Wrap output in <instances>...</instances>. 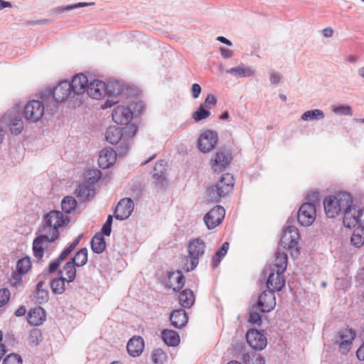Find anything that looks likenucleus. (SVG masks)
<instances>
[{
    "mask_svg": "<svg viewBox=\"0 0 364 364\" xmlns=\"http://www.w3.org/2000/svg\"><path fill=\"white\" fill-rule=\"evenodd\" d=\"M299 237L300 235L298 229L289 226L282 236L280 245L284 249H293L297 246Z\"/></svg>",
    "mask_w": 364,
    "mask_h": 364,
    "instance_id": "13",
    "label": "nucleus"
},
{
    "mask_svg": "<svg viewBox=\"0 0 364 364\" xmlns=\"http://www.w3.org/2000/svg\"><path fill=\"white\" fill-rule=\"evenodd\" d=\"M228 249L229 243L228 242H223L221 248L216 252L215 256L212 259V265L213 267H216L219 265L221 259L227 254Z\"/></svg>",
    "mask_w": 364,
    "mask_h": 364,
    "instance_id": "40",
    "label": "nucleus"
},
{
    "mask_svg": "<svg viewBox=\"0 0 364 364\" xmlns=\"http://www.w3.org/2000/svg\"><path fill=\"white\" fill-rule=\"evenodd\" d=\"M178 300L182 306L190 308L195 302V296L191 289H186L181 292Z\"/></svg>",
    "mask_w": 364,
    "mask_h": 364,
    "instance_id": "33",
    "label": "nucleus"
},
{
    "mask_svg": "<svg viewBox=\"0 0 364 364\" xmlns=\"http://www.w3.org/2000/svg\"><path fill=\"white\" fill-rule=\"evenodd\" d=\"M102 235L109 236V235L111 233V225H107L105 223L102 226Z\"/></svg>",
    "mask_w": 364,
    "mask_h": 364,
    "instance_id": "63",
    "label": "nucleus"
},
{
    "mask_svg": "<svg viewBox=\"0 0 364 364\" xmlns=\"http://www.w3.org/2000/svg\"><path fill=\"white\" fill-rule=\"evenodd\" d=\"M76 267H82L87 262V250L82 248L75 256L70 260Z\"/></svg>",
    "mask_w": 364,
    "mask_h": 364,
    "instance_id": "39",
    "label": "nucleus"
},
{
    "mask_svg": "<svg viewBox=\"0 0 364 364\" xmlns=\"http://www.w3.org/2000/svg\"><path fill=\"white\" fill-rule=\"evenodd\" d=\"M23 274H20L18 272L16 273H13L11 277V283L13 286H17L21 282V276Z\"/></svg>",
    "mask_w": 364,
    "mask_h": 364,
    "instance_id": "57",
    "label": "nucleus"
},
{
    "mask_svg": "<svg viewBox=\"0 0 364 364\" xmlns=\"http://www.w3.org/2000/svg\"><path fill=\"white\" fill-rule=\"evenodd\" d=\"M166 172V162L164 160L157 161L154 167L152 179L159 188H164L168 185Z\"/></svg>",
    "mask_w": 364,
    "mask_h": 364,
    "instance_id": "15",
    "label": "nucleus"
},
{
    "mask_svg": "<svg viewBox=\"0 0 364 364\" xmlns=\"http://www.w3.org/2000/svg\"><path fill=\"white\" fill-rule=\"evenodd\" d=\"M73 95L70 82L65 80L58 84L53 89V97L56 102H62L65 101L69 97Z\"/></svg>",
    "mask_w": 364,
    "mask_h": 364,
    "instance_id": "20",
    "label": "nucleus"
},
{
    "mask_svg": "<svg viewBox=\"0 0 364 364\" xmlns=\"http://www.w3.org/2000/svg\"><path fill=\"white\" fill-rule=\"evenodd\" d=\"M27 320L31 326H38L42 325L46 320L45 310L41 306L31 309L28 313Z\"/></svg>",
    "mask_w": 364,
    "mask_h": 364,
    "instance_id": "24",
    "label": "nucleus"
},
{
    "mask_svg": "<svg viewBox=\"0 0 364 364\" xmlns=\"http://www.w3.org/2000/svg\"><path fill=\"white\" fill-rule=\"evenodd\" d=\"M353 198L347 192L341 191L328 195L323 199V204L326 215L331 218H335L341 214L352 210L353 207Z\"/></svg>",
    "mask_w": 364,
    "mask_h": 364,
    "instance_id": "1",
    "label": "nucleus"
},
{
    "mask_svg": "<svg viewBox=\"0 0 364 364\" xmlns=\"http://www.w3.org/2000/svg\"><path fill=\"white\" fill-rule=\"evenodd\" d=\"M101 171L95 169H90L87 171L85 178L92 183H95L101 178Z\"/></svg>",
    "mask_w": 364,
    "mask_h": 364,
    "instance_id": "50",
    "label": "nucleus"
},
{
    "mask_svg": "<svg viewBox=\"0 0 364 364\" xmlns=\"http://www.w3.org/2000/svg\"><path fill=\"white\" fill-rule=\"evenodd\" d=\"M61 262L57 259L54 262L50 264L48 271L49 272H53L59 267Z\"/></svg>",
    "mask_w": 364,
    "mask_h": 364,
    "instance_id": "59",
    "label": "nucleus"
},
{
    "mask_svg": "<svg viewBox=\"0 0 364 364\" xmlns=\"http://www.w3.org/2000/svg\"><path fill=\"white\" fill-rule=\"evenodd\" d=\"M31 268V261L28 257L20 259L16 264V272L26 274Z\"/></svg>",
    "mask_w": 364,
    "mask_h": 364,
    "instance_id": "43",
    "label": "nucleus"
},
{
    "mask_svg": "<svg viewBox=\"0 0 364 364\" xmlns=\"http://www.w3.org/2000/svg\"><path fill=\"white\" fill-rule=\"evenodd\" d=\"M284 272L271 271L267 281V285L269 290L279 291L285 285Z\"/></svg>",
    "mask_w": 364,
    "mask_h": 364,
    "instance_id": "23",
    "label": "nucleus"
},
{
    "mask_svg": "<svg viewBox=\"0 0 364 364\" xmlns=\"http://www.w3.org/2000/svg\"><path fill=\"white\" fill-rule=\"evenodd\" d=\"M133 210L134 203L132 199L129 198H122L116 206L114 217L117 220H125L129 217Z\"/></svg>",
    "mask_w": 364,
    "mask_h": 364,
    "instance_id": "16",
    "label": "nucleus"
},
{
    "mask_svg": "<svg viewBox=\"0 0 364 364\" xmlns=\"http://www.w3.org/2000/svg\"><path fill=\"white\" fill-rule=\"evenodd\" d=\"M343 225L348 228H354L359 225L360 226V228L364 229V208L360 210L353 205L352 210L345 213Z\"/></svg>",
    "mask_w": 364,
    "mask_h": 364,
    "instance_id": "11",
    "label": "nucleus"
},
{
    "mask_svg": "<svg viewBox=\"0 0 364 364\" xmlns=\"http://www.w3.org/2000/svg\"><path fill=\"white\" fill-rule=\"evenodd\" d=\"M316 216L315 205L311 203H305L299 209L297 220L301 225L308 227L314 223Z\"/></svg>",
    "mask_w": 364,
    "mask_h": 364,
    "instance_id": "10",
    "label": "nucleus"
},
{
    "mask_svg": "<svg viewBox=\"0 0 364 364\" xmlns=\"http://www.w3.org/2000/svg\"><path fill=\"white\" fill-rule=\"evenodd\" d=\"M287 262L288 258L287 254L278 250V251L275 253V259L270 268L271 271L284 272L287 269Z\"/></svg>",
    "mask_w": 364,
    "mask_h": 364,
    "instance_id": "28",
    "label": "nucleus"
},
{
    "mask_svg": "<svg viewBox=\"0 0 364 364\" xmlns=\"http://www.w3.org/2000/svg\"><path fill=\"white\" fill-rule=\"evenodd\" d=\"M49 299V293L46 289V283L39 282L37 284L34 294V300L36 303L42 304L46 303Z\"/></svg>",
    "mask_w": 364,
    "mask_h": 364,
    "instance_id": "31",
    "label": "nucleus"
},
{
    "mask_svg": "<svg viewBox=\"0 0 364 364\" xmlns=\"http://www.w3.org/2000/svg\"><path fill=\"white\" fill-rule=\"evenodd\" d=\"M3 364H22V358L18 354L11 353L4 358Z\"/></svg>",
    "mask_w": 364,
    "mask_h": 364,
    "instance_id": "51",
    "label": "nucleus"
},
{
    "mask_svg": "<svg viewBox=\"0 0 364 364\" xmlns=\"http://www.w3.org/2000/svg\"><path fill=\"white\" fill-rule=\"evenodd\" d=\"M276 306L274 292L269 289L264 291L258 297L257 309L264 313L272 311Z\"/></svg>",
    "mask_w": 364,
    "mask_h": 364,
    "instance_id": "12",
    "label": "nucleus"
},
{
    "mask_svg": "<svg viewBox=\"0 0 364 364\" xmlns=\"http://www.w3.org/2000/svg\"><path fill=\"white\" fill-rule=\"evenodd\" d=\"M144 347V340L140 336L132 337L127 345L128 353L133 357L139 356L142 353Z\"/></svg>",
    "mask_w": 364,
    "mask_h": 364,
    "instance_id": "25",
    "label": "nucleus"
},
{
    "mask_svg": "<svg viewBox=\"0 0 364 364\" xmlns=\"http://www.w3.org/2000/svg\"><path fill=\"white\" fill-rule=\"evenodd\" d=\"M200 92H201V87H200V85L198 83L193 84L192 87H191L192 97L194 99H196L199 97Z\"/></svg>",
    "mask_w": 364,
    "mask_h": 364,
    "instance_id": "56",
    "label": "nucleus"
},
{
    "mask_svg": "<svg viewBox=\"0 0 364 364\" xmlns=\"http://www.w3.org/2000/svg\"><path fill=\"white\" fill-rule=\"evenodd\" d=\"M245 364H265L264 358L259 353H247L242 358Z\"/></svg>",
    "mask_w": 364,
    "mask_h": 364,
    "instance_id": "41",
    "label": "nucleus"
},
{
    "mask_svg": "<svg viewBox=\"0 0 364 364\" xmlns=\"http://www.w3.org/2000/svg\"><path fill=\"white\" fill-rule=\"evenodd\" d=\"M91 248L95 253L100 254L104 252L106 248V242L102 233L97 232L92 237Z\"/></svg>",
    "mask_w": 364,
    "mask_h": 364,
    "instance_id": "32",
    "label": "nucleus"
},
{
    "mask_svg": "<svg viewBox=\"0 0 364 364\" xmlns=\"http://www.w3.org/2000/svg\"><path fill=\"white\" fill-rule=\"evenodd\" d=\"M45 105L39 100H31L23 107L22 114L28 122H37L43 116Z\"/></svg>",
    "mask_w": 364,
    "mask_h": 364,
    "instance_id": "7",
    "label": "nucleus"
},
{
    "mask_svg": "<svg viewBox=\"0 0 364 364\" xmlns=\"http://www.w3.org/2000/svg\"><path fill=\"white\" fill-rule=\"evenodd\" d=\"M248 344L255 350H261L267 346L266 337L256 329H250L246 333Z\"/></svg>",
    "mask_w": 364,
    "mask_h": 364,
    "instance_id": "14",
    "label": "nucleus"
},
{
    "mask_svg": "<svg viewBox=\"0 0 364 364\" xmlns=\"http://www.w3.org/2000/svg\"><path fill=\"white\" fill-rule=\"evenodd\" d=\"M117 160V153L110 148L103 149L100 152L98 164L103 169L109 168L114 164Z\"/></svg>",
    "mask_w": 364,
    "mask_h": 364,
    "instance_id": "22",
    "label": "nucleus"
},
{
    "mask_svg": "<svg viewBox=\"0 0 364 364\" xmlns=\"http://www.w3.org/2000/svg\"><path fill=\"white\" fill-rule=\"evenodd\" d=\"M355 336V331L349 326L343 328L338 331L335 338V344L338 346V351L341 354H348L352 348Z\"/></svg>",
    "mask_w": 364,
    "mask_h": 364,
    "instance_id": "6",
    "label": "nucleus"
},
{
    "mask_svg": "<svg viewBox=\"0 0 364 364\" xmlns=\"http://www.w3.org/2000/svg\"><path fill=\"white\" fill-rule=\"evenodd\" d=\"M356 355L359 360H364V343L357 350Z\"/></svg>",
    "mask_w": 364,
    "mask_h": 364,
    "instance_id": "62",
    "label": "nucleus"
},
{
    "mask_svg": "<svg viewBox=\"0 0 364 364\" xmlns=\"http://www.w3.org/2000/svg\"><path fill=\"white\" fill-rule=\"evenodd\" d=\"M9 129L12 134H20L23 129V122L22 119L19 117L11 119L9 123Z\"/></svg>",
    "mask_w": 364,
    "mask_h": 364,
    "instance_id": "36",
    "label": "nucleus"
},
{
    "mask_svg": "<svg viewBox=\"0 0 364 364\" xmlns=\"http://www.w3.org/2000/svg\"><path fill=\"white\" fill-rule=\"evenodd\" d=\"M282 75L277 72H272L270 73V82L272 84L276 85L279 82Z\"/></svg>",
    "mask_w": 364,
    "mask_h": 364,
    "instance_id": "58",
    "label": "nucleus"
},
{
    "mask_svg": "<svg viewBox=\"0 0 364 364\" xmlns=\"http://www.w3.org/2000/svg\"><path fill=\"white\" fill-rule=\"evenodd\" d=\"M231 160L230 154L228 152L220 151L216 152L211 161V168L214 172H222L228 166Z\"/></svg>",
    "mask_w": 364,
    "mask_h": 364,
    "instance_id": "17",
    "label": "nucleus"
},
{
    "mask_svg": "<svg viewBox=\"0 0 364 364\" xmlns=\"http://www.w3.org/2000/svg\"><path fill=\"white\" fill-rule=\"evenodd\" d=\"M324 117V113L322 110L320 109H313L306 111L301 115V119L304 121L313 120V119H320Z\"/></svg>",
    "mask_w": 364,
    "mask_h": 364,
    "instance_id": "45",
    "label": "nucleus"
},
{
    "mask_svg": "<svg viewBox=\"0 0 364 364\" xmlns=\"http://www.w3.org/2000/svg\"><path fill=\"white\" fill-rule=\"evenodd\" d=\"M161 337L163 341L168 346H177L180 343V336L178 333L171 329H164Z\"/></svg>",
    "mask_w": 364,
    "mask_h": 364,
    "instance_id": "30",
    "label": "nucleus"
},
{
    "mask_svg": "<svg viewBox=\"0 0 364 364\" xmlns=\"http://www.w3.org/2000/svg\"><path fill=\"white\" fill-rule=\"evenodd\" d=\"M77 206L76 200L72 196L65 197L61 202V207L64 212L70 213Z\"/></svg>",
    "mask_w": 364,
    "mask_h": 364,
    "instance_id": "46",
    "label": "nucleus"
},
{
    "mask_svg": "<svg viewBox=\"0 0 364 364\" xmlns=\"http://www.w3.org/2000/svg\"><path fill=\"white\" fill-rule=\"evenodd\" d=\"M72 92L74 95L84 94L88 87L89 82L87 76L82 73L75 75L70 82Z\"/></svg>",
    "mask_w": 364,
    "mask_h": 364,
    "instance_id": "19",
    "label": "nucleus"
},
{
    "mask_svg": "<svg viewBox=\"0 0 364 364\" xmlns=\"http://www.w3.org/2000/svg\"><path fill=\"white\" fill-rule=\"evenodd\" d=\"M94 190L90 186L85 184H80L75 189V193L77 196L82 197L83 198H88L91 193H93Z\"/></svg>",
    "mask_w": 364,
    "mask_h": 364,
    "instance_id": "49",
    "label": "nucleus"
},
{
    "mask_svg": "<svg viewBox=\"0 0 364 364\" xmlns=\"http://www.w3.org/2000/svg\"><path fill=\"white\" fill-rule=\"evenodd\" d=\"M87 92L92 99L100 100L107 94L113 96L119 95L122 92V87L117 82L106 85L101 80H95L89 83Z\"/></svg>",
    "mask_w": 364,
    "mask_h": 364,
    "instance_id": "2",
    "label": "nucleus"
},
{
    "mask_svg": "<svg viewBox=\"0 0 364 364\" xmlns=\"http://www.w3.org/2000/svg\"><path fill=\"white\" fill-rule=\"evenodd\" d=\"M166 358V353L161 348L155 349L151 355V360L154 364H164Z\"/></svg>",
    "mask_w": 364,
    "mask_h": 364,
    "instance_id": "47",
    "label": "nucleus"
},
{
    "mask_svg": "<svg viewBox=\"0 0 364 364\" xmlns=\"http://www.w3.org/2000/svg\"><path fill=\"white\" fill-rule=\"evenodd\" d=\"M66 280L63 277L55 278L50 282V288L54 294H61L65 290V282Z\"/></svg>",
    "mask_w": 364,
    "mask_h": 364,
    "instance_id": "44",
    "label": "nucleus"
},
{
    "mask_svg": "<svg viewBox=\"0 0 364 364\" xmlns=\"http://www.w3.org/2000/svg\"><path fill=\"white\" fill-rule=\"evenodd\" d=\"M234 178L230 173L222 175L216 184L208 189V196L210 201L218 202L221 198H224L233 189Z\"/></svg>",
    "mask_w": 364,
    "mask_h": 364,
    "instance_id": "4",
    "label": "nucleus"
},
{
    "mask_svg": "<svg viewBox=\"0 0 364 364\" xmlns=\"http://www.w3.org/2000/svg\"><path fill=\"white\" fill-rule=\"evenodd\" d=\"M225 215V208L221 205H215L205 215L203 221L208 229L213 230L223 222Z\"/></svg>",
    "mask_w": 364,
    "mask_h": 364,
    "instance_id": "9",
    "label": "nucleus"
},
{
    "mask_svg": "<svg viewBox=\"0 0 364 364\" xmlns=\"http://www.w3.org/2000/svg\"><path fill=\"white\" fill-rule=\"evenodd\" d=\"M50 236L47 234L43 233V235L37 237L33 242V255L36 258L41 259L43 257L44 250L48 247L49 242H53L50 238Z\"/></svg>",
    "mask_w": 364,
    "mask_h": 364,
    "instance_id": "21",
    "label": "nucleus"
},
{
    "mask_svg": "<svg viewBox=\"0 0 364 364\" xmlns=\"http://www.w3.org/2000/svg\"><path fill=\"white\" fill-rule=\"evenodd\" d=\"M123 132L121 128L116 126H112L107 128L105 133L106 140L112 144H117L119 142H122Z\"/></svg>",
    "mask_w": 364,
    "mask_h": 364,
    "instance_id": "29",
    "label": "nucleus"
},
{
    "mask_svg": "<svg viewBox=\"0 0 364 364\" xmlns=\"http://www.w3.org/2000/svg\"><path fill=\"white\" fill-rule=\"evenodd\" d=\"M170 321L173 326L180 328L186 325L188 317L185 310L178 309L173 311L171 314Z\"/></svg>",
    "mask_w": 364,
    "mask_h": 364,
    "instance_id": "27",
    "label": "nucleus"
},
{
    "mask_svg": "<svg viewBox=\"0 0 364 364\" xmlns=\"http://www.w3.org/2000/svg\"><path fill=\"white\" fill-rule=\"evenodd\" d=\"M26 307L23 305L21 306L14 313L17 317L23 316L26 314Z\"/></svg>",
    "mask_w": 364,
    "mask_h": 364,
    "instance_id": "60",
    "label": "nucleus"
},
{
    "mask_svg": "<svg viewBox=\"0 0 364 364\" xmlns=\"http://www.w3.org/2000/svg\"><path fill=\"white\" fill-rule=\"evenodd\" d=\"M42 340L43 336L40 329L33 328L29 331L28 341L30 346H36L39 345Z\"/></svg>",
    "mask_w": 364,
    "mask_h": 364,
    "instance_id": "37",
    "label": "nucleus"
},
{
    "mask_svg": "<svg viewBox=\"0 0 364 364\" xmlns=\"http://www.w3.org/2000/svg\"><path fill=\"white\" fill-rule=\"evenodd\" d=\"M350 242L355 247H360L364 244V229L358 228L354 230Z\"/></svg>",
    "mask_w": 364,
    "mask_h": 364,
    "instance_id": "38",
    "label": "nucleus"
},
{
    "mask_svg": "<svg viewBox=\"0 0 364 364\" xmlns=\"http://www.w3.org/2000/svg\"><path fill=\"white\" fill-rule=\"evenodd\" d=\"M112 119L118 124H128L133 118V112L128 107L118 105L112 111Z\"/></svg>",
    "mask_w": 364,
    "mask_h": 364,
    "instance_id": "18",
    "label": "nucleus"
},
{
    "mask_svg": "<svg viewBox=\"0 0 364 364\" xmlns=\"http://www.w3.org/2000/svg\"><path fill=\"white\" fill-rule=\"evenodd\" d=\"M333 112L336 114L343 115H352L351 108L348 105H340L333 108Z\"/></svg>",
    "mask_w": 364,
    "mask_h": 364,
    "instance_id": "54",
    "label": "nucleus"
},
{
    "mask_svg": "<svg viewBox=\"0 0 364 364\" xmlns=\"http://www.w3.org/2000/svg\"><path fill=\"white\" fill-rule=\"evenodd\" d=\"M217 104V99L215 98V97L212 95V94H209L207 97L205 98L203 104L200 105L201 106H203V107L206 109H211L212 107H213L214 106H215V105Z\"/></svg>",
    "mask_w": 364,
    "mask_h": 364,
    "instance_id": "53",
    "label": "nucleus"
},
{
    "mask_svg": "<svg viewBox=\"0 0 364 364\" xmlns=\"http://www.w3.org/2000/svg\"><path fill=\"white\" fill-rule=\"evenodd\" d=\"M11 293L9 289H0V308L5 306L9 301Z\"/></svg>",
    "mask_w": 364,
    "mask_h": 364,
    "instance_id": "52",
    "label": "nucleus"
},
{
    "mask_svg": "<svg viewBox=\"0 0 364 364\" xmlns=\"http://www.w3.org/2000/svg\"><path fill=\"white\" fill-rule=\"evenodd\" d=\"M322 33L325 37L329 38L333 36V30L331 28L328 27V28L323 29Z\"/></svg>",
    "mask_w": 364,
    "mask_h": 364,
    "instance_id": "64",
    "label": "nucleus"
},
{
    "mask_svg": "<svg viewBox=\"0 0 364 364\" xmlns=\"http://www.w3.org/2000/svg\"><path fill=\"white\" fill-rule=\"evenodd\" d=\"M248 321L253 324L259 326L262 324V318L257 311H250Z\"/></svg>",
    "mask_w": 364,
    "mask_h": 364,
    "instance_id": "55",
    "label": "nucleus"
},
{
    "mask_svg": "<svg viewBox=\"0 0 364 364\" xmlns=\"http://www.w3.org/2000/svg\"><path fill=\"white\" fill-rule=\"evenodd\" d=\"M220 53L224 58H230L232 55V51L225 48H221Z\"/></svg>",
    "mask_w": 364,
    "mask_h": 364,
    "instance_id": "61",
    "label": "nucleus"
},
{
    "mask_svg": "<svg viewBox=\"0 0 364 364\" xmlns=\"http://www.w3.org/2000/svg\"><path fill=\"white\" fill-rule=\"evenodd\" d=\"M65 220L62 212L50 211L44 218L41 232L50 236L51 240H55L59 236L58 228L64 225Z\"/></svg>",
    "mask_w": 364,
    "mask_h": 364,
    "instance_id": "3",
    "label": "nucleus"
},
{
    "mask_svg": "<svg viewBox=\"0 0 364 364\" xmlns=\"http://www.w3.org/2000/svg\"><path fill=\"white\" fill-rule=\"evenodd\" d=\"M226 72L234 76L240 77H250L254 74V71L250 67L246 66L232 68L228 70Z\"/></svg>",
    "mask_w": 364,
    "mask_h": 364,
    "instance_id": "35",
    "label": "nucleus"
},
{
    "mask_svg": "<svg viewBox=\"0 0 364 364\" xmlns=\"http://www.w3.org/2000/svg\"><path fill=\"white\" fill-rule=\"evenodd\" d=\"M168 284L173 291H178L185 284V277L180 271L171 272L168 275Z\"/></svg>",
    "mask_w": 364,
    "mask_h": 364,
    "instance_id": "26",
    "label": "nucleus"
},
{
    "mask_svg": "<svg viewBox=\"0 0 364 364\" xmlns=\"http://www.w3.org/2000/svg\"><path fill=\"white\" fill-rule=\"evenodd\" d=\"M123 132L122 144H127L129 139L134 137L137 132V127L134 124H128L123 128H121Z\"/></svg>",
    "mask_w": 364,
    "mask_h": 364,
    "instance_id": "42",
    "label": "nucleus"
},
{
    "mask_svg": "<svg viewBox=\"0 0 364 364\" xmlns=\"http://www.w3.org/2000/svg\"><path fill=\"white\" fill-rule=\"evenodd\" d=\"M62 277L68 282H71L75 280L76 277V266L73 262H68L63 267L61 271Z\"/></svg>",
    "mask_w": 364,
    "mask_h": 364,
    "instance_id": "34",
    "label": "nucleus"
},
{
    "mask_svg": "<svg viewBox=\"0 0 364 364\" xmlns=\"http://www.w3.org/2000/svg\"><path fill=\"white\" fill-rule=\"evenodd\" d=\"M206 245L200 238L191 240L188 245V257L190 264H186V270H193L198 264L200 259L205 252Z\"/></svg>",
    "mask_w": 364,
    "mask_h": 364,
    "instance_id": "5",
    "label": "nucleus"
},
{
    "mask_svg": "<svg viewBox=\"0 0 364 364\" xmlns=\"http://www.w3.org/2000/svg\"><path fill=\"white\" fill-rule=\"evenodd\" d=\"M218 142V136L216 132L205 130L200 134L197 146L203 153H209L215 149Z\"/></svg>",
    "mask_w": 364,
    "mask_h": 364,
    "instance_id": "8",
    "label": "nucleus"
},
{
    "mask_svg": "<svg viewBox=\"0 0 364 364\" xmlns=\"http://www.w3.org/2000/svg\"><path fill=\"white\" fill-rule=\"evenodd\" d=\"M210 116V112L205 109L203 106L201 105L192 114V117L196 122H199L208 119Z\"/></svg>",
    "mask_w": 364,
    "mask_h": 364,
    "instance_id": "48",
    "label": "nucleus"
}]
</instances>
